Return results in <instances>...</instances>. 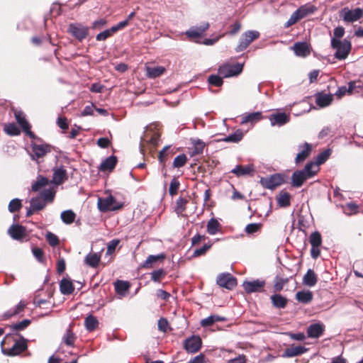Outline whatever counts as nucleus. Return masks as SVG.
Here are the masks:
<instances>
[{"instance_id":"43","label":"nucleus","mask_w":363,"mask_h":363,"mask_svg":"<svg viewBox=\"0 0 363 363\" xmlns=\"http://www.w3.org/2000/svg\"><path fill=\"white\" fill-rule=\"evenodd\" d=\"M30 205L34 208L36 211H39L43 210L45 206L46 203L44 202L43 199L39 196L36 197H33L30 201Z\"/></svg>"},{"instance_id":"62","label":"nucleus","mask_w":363,"mask_h":363,"mask_svg":"<svg viewBox=\"0 0 363 363\" xmlns=\"http://www.w3.org/2000/svg\"><path fill=\"white\" fill-rule=\"evenodd\" d=\"M287 281H288L287 279H281V278L277 279L275 284H274V286L275 291L279 292L280 291H281L284 284L287 282Z\"/></svg>"},{"instance_id":"18","label":"nucleus","mask_w":363,"mask_h":363,"mask_svg":"<svg viewBox=\"0 0 363 363\" xmlns=\"http://www.w3.org/2000/svg\"><path fill=\"white\" fill-rule=\"evenodd\" d=\"M67 179V171L64 167L53 169V174L51 182L55 185H60Z\"/></svg>"},{"instance_id":"34","label":"nucleus","mask_w":363,"mask_h":363,"mask_svg":"<svg viewBox=\"0 0 363 363\" xmlns=\"http://www.w3.org/2000/svg\"><path fill=\"white\" fill-rule=\"evenodd\" d=\"M244 136L243 132L240 129H238L233 133L228 135L222 139L223 141L226 143H238L240 142Z\"/></svg>"},{"instance_id":"15","label":"nucleus","mask_w":363,"mask_h":363,"mask_svg":"<svg viewBox=\"0 0 363 363\" xmlns=\"http://www.w3.org/2000/svg\"><path fill=\"white\" fill-rule=\"evenodd\" d=\"M15 118L17 123L23 128L27 135L31 138H35L34 133L30 130V125L25 118V115L22 111H16Z\"/></svg>"},{"instance_id":"47","label":"nucleus","mask_w":363,"mask_h":363,"mask_svg":"<svg viewBox=\"0 0 363 363\" xmlns=\"http://www.w3.org/2000/svg\"><path fill=\"white\" fill-rule=\"evenodd\" d=\"M186 203L187 201L182 197L177 199L175 212L178 216H180L186 210Z\"/></svg>"},{"instance_id":"12","label":"nucleus","mask_w":363,"mask_h":363,"mask_svg":"<svg viewBox=\"0 0 363 363\" xmlns=\"http://www.w3.org/2000/svg\"><path fill=\"white\" fill-rule=\"evenodd\" d=\"M265 286V281L256 279L253 281H245L242 284L244 290L247 294L260 292Z\"/></svg>"},{"instance_id":"23","label":"nucleus","mask_w":363,"mask_h":363,"mask_svg":"<svg viewBox=\"0 0 363 363\" xmlns=\"http://www.w3.org/2000/svg\"><path fill=\"white\" fill-rule=\"evenodd\" d=\"M308 177L301 170L295 171L291 176V185L294 187H301Z\"/></svg>"},{"instance_id":"24","label":"nucleus","mask_w":363,"mask_h":363,"mask_svg":"<svg viewBox=\"0 0 363 363\" xmlns=\"http://www.w3.org/2000/svg\"><path fill=\"white\" fill-rule=\"evenodd\" d=\"M324 331V326L321 323H313L308 326L307 334L309 337L318 338L322 335Z\"/></svg>"},{"instance_id":"3","label":"nucleus","mask_w":363,"mask_h":363,"mask_svg":"<svg viewBox=\"0 0 363 363\" xmlns=\"http://www.w3.org/2000/svg\"><path fill=\"white\" fill-rule=\"evenodd\" d=\"M243 69V65L235 63L234 65L225 64L219 67L218 74L224 78L237 76L240 74Z\"/></svg>"},{"instance_id":"59","label":"nucleus","mask_w":363,"mask_h":363,"mask_svg":"<svg viewBox=\"0 0 363 363\" xmlns=\"http://www.w3.org/2000/svg\"><path fill=\"white\" fill-rule=\"evenodd\" d=\"M179 182L174 177L169 184V193L171 196L176 194L179 187Z\"/></svg>"},{"instance_id":"54","label":"nucleus","mask_w":363,"mask_h":363,"mask_svg":"<svg viewBox=\"0 0 363 363\" xmlns=\"http://www.w3.org/2000/svg\"><path fill=\"white\" fill-rule=\"evenodd\" d=\"M39 196H40L45 203L46 201H52L55 196V192L50 189H45L41 191Z\"/></svg>"},{"instance_id":"11","label":"nucleus","mask_w":363,"mask_h":363,"mask_svg":"<svg viewBox=\"0 0 363 363\" xmlns=\"http://www.w3.org/2000/svg\"><path fill=\"white\" fill-rule=\"evenodd\" d=\"M202 345V340L198 335H192L184 342V348L189 353L197 352Z\"/></svg>"},{"instance_id":"25","label":"nucleus","mask_w":363,"mask_h":363,"mask_svg":"<svg viewBox=\"0 0 363 363\" xmlns=\"http://www.w3.org/2000/svg\"><path fill=\"white\" fill-rule=\"evenodd\" d=\"M164 253L158 255H150L147 257L146 260L142 264V267L144 269H150L155 264L158 262L162 261L165 258Z\"/></svg>"},{"instance_id":"13","label":"nucleus","mask_w":363,"mask_h":363,"mask_svg":"<svg viewBox=\"0 0 363 363\" xmlns=\"http://www.w3.org/2000/svg\"><path fill=\"white\" fill-rule=\"evenodd\" d=\"M31 149L33 153L30 155V157L33 160H37L50 152V145L47 144L33 143L31 144Z\"/></svg>"},{"instance_id":"16","label":"nucleus","mask_w":363,"mask_h":363,"mask_svg":"<svg viewBox=\"0 0 363 363\" xmlns=\"http://www.w3.org/2000/svg\"><path fill=\"white\" fill-rule=\"evenodd\" d=\"M308 349L304 346L291 345L286 348L281 354L284 358L294 357L306 353Z\"/></svg>"},{"instance_id":"8","label":"nucleus","mask_w":363,"mask_h":363,"mask_svg":"<svg viewBox=\"0 0 363 363\" xmlns=\"http://www.w3.org/2000/svg\"><path fill=\"white\" fill-rule=\"evenodd\" d=\"M216 283L223 288L231 290L237 285L236 279L230 274H220L218 276Z\"/></svg>"},{"instance_id":"53","label":"nucleus","mask_w":363,"mask_h":363,"mask_svg":"<svg viewBox=\"0 0 363 363\" xmlns=\"http://www.w3.org/2000/svg\"><path fill=\"white\" fill-rule=\"evenodd\" d=\"M22 206L21 201L19 199H13L9 203V211L14 213L18 211Z\"/></svg>"},{"instance_id":"41","label":"nucleus","mask_w":363,"mask_h":363,"mask_svg":"<svg viewBox=\"0 0 363 363\" xmlns=\"http://www.w3.org/2000/svg\"><path fill=\"white\" fill-rule=\"evenodd\" d=\"M60 218L65 224H72L76 218V214L72 210H66L61 213Z\"/></svg>"},{"instance_id":"30","label":"nucleus","mask_w":363,"mask_h":363,"mask_svg":"<svg viewBox=\"0 0 363 363\" xmlns=\"http://www.w3.org/2000/svg\"><path fill=\"white\" fill-rule=\"evenodd\" d=\"M254 172L253 165L250 164L245 167L241 165H237L235 168L231 170V172L237 175L238 177L245 176L250 174Z\"/></svg>"},{"instance_id":"58","label":"nucleus","mask_w":363,"mask_h":363,"mask_svg":"<svg viewBox=\"0 0 363 363\" xmlns=\"http://www.w3.org/2000/svg\"><path fill=\"white\" fill-rule=\"evenodd\" d=\"M45 238L49 245L52 247H55L59 244L57 236L51 232H48Z\"/></svg>"},{"instance_id":"22","label":"nucleus","mask_w":363,"mask_h":363,"mask_svg":"<svg viewBox=\"0 0 363 363\" xmlns=\"http://www.w3.org/2000/svg\"><path fill=\"white\" fill-rule=\"evenodd\" d=\"M117 157L114 155H111L106 158L100 164L99 169L101 172H111L117 164Z\"/></svg>"},{"instance_id":"10","label":"nucleus","mask_w":363,"mask_h":363,"mask_svg":"<svg viewBox=\"0 0 363 363\" xmlns=\"http://www.w3.org/2000/svg\"><path fill=\"white\" fill-rule=\"evenodd\" d=\"M115 198L110 195L105 199L99 198L98 199V208L102 212L107 211H116L121 207V205L113 206Z\"/></svg>"},{"instance_id":"45","label":"nucleus","mask_w":363,"mask_h":363,"mask_svg":"<svg viewBox=\"0 0 363 363\" xmlns=\"http://www.w3.org/2000/svg\"><path fill=\"white\" fill-rule=\"evenodd\" d=\"M115 290L117 294L123 296L125 292L128 290L129 284L128 281H117L115 284Z\"/></svg>"},{"instance_id":"14","label":"nucleus","mask_w":363,"mask_h":363,"mask_svg":"<svg viewBox=\"0 0 363 363\" xmlns=\"http://www.w3.org/2000/svg\"><path fill=\"white\" fill-rule=\"evenodd\" d=\"M269 120L272 126L280 127L289 123L290 117L284 112H278L271 114L269 117Z\"/></svg>"},{"instance_id":"49","label":"nucleus","mask_w":363,"mask_h":363,"mask_svg":"<svg viewBox=\"0 0 363 363\" xmlns=\"http://www.w3.org/2000/svg\"><path fill=\"white\" fill-rule=\"evenodd\" d=\"M309 242L312 247H319L322 243V238L320 233L318 231L312 233L309 238Z\"/></svg>"},{"instance_id":"33","label":"nucleus","mask_w":363,"mask_h":363,"mask_svg":"<svg viewBox=\"0 0 363 363\" xmlns=\"http://www.w3.org/2000/svg\"><path fill=\"white\" fill-rule=\"evenodd\" d=\"M60 290L62 294L69 295L74 291V288L71 281L62 279L60 284Z\"/></svg>"},{"instance_id":"36","label":"nucleus","mask_w":363,"mask_h":363,"mask_svg":"<svg viewBox=\"0 0 363 363\" xmlns=\"http://www.w3.org/2000/svg\"><path fill=\"white\" fill-rule=\"evenodd\" d=\"M101 259V255L98 253H89L84 259L85 263L91 267L98 266Z\"/></svg>"},{"instance_id":"39","label":"nucleus","mask_w":363,"mask_h":363,"mask_svg":"<svg viewBox=\"0 0 363 363\" xmlns=\"http://www.w3.org/2000/svg\"><path fill=\"white\" fill-rule=\"evenodd\" d=\"M147 75L149 78H156L162 75L164 71L165 68L162 66L157 67H146Z\"/></svg>"},{"instance_id":"21","label":"nucleus","mask_w":363,"mask_h":363,"mask_svg":"<svg viewBox=\"0 0 363 363\" xmlns=\"http://www.w3.org/2000/svg\"><path fill=\"white\" fill-rule=\"evenodd\" d=\"M8 233L13 239L19 240L26 236V228L20 225H12L8 230Z\"/></svg>"},{"instance_id":"64","label":"nucleus","mask_w":363,"mask_h":363,"mask_svg":"<svg viewBox=\"0 0 363 363\" xmlns=\"http://www.w3.org/2000/svg\"><path fill=\"white\" fill-rule=\"evenodd\" d=\"M33 254L34 257L38 260L40 262L43 261V252L40 248L35 247L33 249Z\"/></svg>"},{"instance_id":"42","label":"nucleus","mask_w":363,"mask_h":363,"mask_svg":"<svg viewBox=\"0 0 363 363\" xmlns=\"http://www.w3.org/2000/svg\"><path fill=\"white\" fill-rule=\"evenodd\" d=\"M99 325V321L96 318L92 315H88L84 320V325L88 331H93Z\"/></svg>"},{"instance_id":"6","label":"nucleus","mask_w":363,"mask_h":363,"mask_svg":"<svg viewBox=\"0 0 363 363\" xmlns=\"http://www.w3.org/2000/svg\"><path fill=\"white\" fill-rule=\"evenodd\" d=\"M259 37V33L257 30H248L245 32L240 39V43L236 47L235 51L240 52L245 50L253 40Z\"/></svg>"},{"instance_id":"63","label":"nucleus","mask_w":363,"mask_h":363,"mask_svg":"<svg viewBox=\"0 0 363 363\" xmlns=\"http://www.w3.org/2000/svg\"><path fill=\"white\" fill-rule=\"evenodd\" d=\"M362 86L360 85H357L354 82H350L348 84V87H347V91L349 94H353L356 92H359V91H356L357 89H361Z\"/></svg>"},{"instance_id":"19","label":"nucleus","mask_w":363,"mask_h":363,"mask_svg":"<svg viewBox=\"0 0 363 363\" xmlns=\"http://www.w3.org/2000/svg\"><path fill=\"white\" fill-rule=\"evenodd\" d=\"M293 50L296 56L305 57L310 55L311 48L306 42H297L293 48Z\"/></svg>"},{"instance_id":"5","label":"nucleus","mask_w":363,"mask_h":363,"mask_svg":"<svg viewBox=\"0 0 363 363\" xmlns=\"http://www.w3.org/2000/svg\"><path fill=\"white\" fill-rule=\"evenodd\" d=\"M260 183L266 189L272 190L284 183V175L274 174L269 177H262Z\"/></svg>"},{"instance_id":"32","label":"nucleus","mask_w":363,"mask_h":363,"mask_svg":"<svg viewBox=\"0 0 363 363\" xmlns=\"http://www.w3.org/2000/svg\"><path fill=\"white\" fill-rule=\"evenodd\" d=\"M262 119V113L260 111L253 112L243 115L242 117L241 124L247 123H255Z\"/></svg>"},{"instance_id":"7","label":"nucleus","mask_w":363,"mask_h":363,"mask_svg":"<svg viewBox=\"0 0 363 363\" xmlns=\"http://www.w3.org/2000/svg\"><path fill=\"white\" fill-rule=\"evenodd\" d=\"M340 15L345 22L353 23L358 21L363 16V9L361 8L350 9L345 7L340 11Z\"/></svg>"},{"instance_id":"48","label":"nucleus","mask_w":363,"mask_h":363,"mask_svg":"<svg viewBox=\"0 0 363 363\" xmlns=\"http://www.w3.org/2000/svg\"><path fill=\"white\" fill-rule=\"evenodd\" d=\"M331 154V150L330 149H327L320 154H318L315 158V163L319 166L320 164H323L330 157Z\"/></svg>"},{"instance_id":"27","label":"nucleus","mask_w":363,"mask_h":363,"mask_svg":"<svg viewBox=\"0 0 363 363\" xmlns=\"http://www.w3.org/2000/svg\"><path fill=\"white\" fill-rule=\"evenodd\" d=\"M333 96L330 94L318 93L315 96V103L320 107H325L330 104Z\"/></svg>"},{"instance_id":"38","label":"nucleus","mask_w":363,"mask_h":363,"mask_svg":"<svg viewBox=\"0 0 363 363\" xmlns=\"http://www.w3.org/2000/svg\"><path fill=\"white\" fill-rule=\"evenodd\" d=\"M207 232L210 235H216L220 230V224L214 218H211L207 223Z\"/></svg>"},{"instance_id":"44","label":"nucleus","mask_w":363,"mask_h":363,"mask_svg":"<svg viewBox=\"0 0 363 363\" xmlns=\"http://www.w3.org/2000/svg\"><path fill=\"white\" fill-rule=\"evenodd\" d=\"M345 34V28L342 26H338L334 29L333 37L331 39L330 45H335L336 43L342 41L341 38Z\"/></svg>"},{"instance_id":"31","label":"nucleus","mask_w":363,"mask_h":363,"mask_svg":"<svg viewBox=\"0 0 363 363\" xmlns=\"http://www.w3.org/2000/svg\"><path fill=\"white\" fill-rule=\"evenodd\" d=\"M271 301L277 308H284L287 304V299L281 294H275L271 296Z\"/></svg>"},{"instance_id":"26","label":"nucleus","mask_w":363,"mask_h":363,"mask_svg":"<svg viewBox=\"0 0 363 363\" xmlns=\"http://www.w3.org/2000/svg\"><path fill=\"white\" fill-rule=\"evenodd\" d=\"M277 205L281 208H286L291 204V195L285 191H281L277 196Z\"/></svg>"},{"instance_id":"46","label":"nucleus","mask_w":363,"mask_h":363,"mask_svg":"<svg viewBox=\"0 0 363 363\" xmlns=\"http://www.w3.org/2000/svg\"><path fill=\"white\" fill-rule=\"evenodd\" d=\"M194 148L191 152V156L200 155L203 152L205 143L200 139L194 140L193 142Z\"/></svg>"},{"instance_id":"56","label":"nucleus","mask_w":363,"mask_h":363,"mask_svg":"<svg viewBox=\"0 0 363 363\" xmlns=\"http://www.w3.org/2000/svg\"><path fill=\"white\" fill-rule=\"evenodd\" d=\"M30 323V320L28 319H24L17 323H15L11 326L13 330L20 331L26 328Z\"/></svg>"},{"instance_id":"37","label":"nucleus","mask_w":363,"mask_h":363,"mask_svg":"<svg viewBox=\"0 0 363 363\" xmlns=\"http://www.w3.org/2000/svg\"><path fill=\"white\" fill-rule=\"evenodd\" d=\"M225 318L218 315H211L201 321V325L203 327H207L213 325L216 322L225 321Z\"/></svg>"},{"instance_id":"55","label":"nucleus","mask_w":363,"mask_h":363,"mask_svg":"<svg viewBox=\"0 0 363 363\" xmlns=\"http://www.w3.org/2000/svg\"><path fill=\"white\" fill-rule=\"evenodd\" d=\"M4 131L9 135L15 136L20 134V130L14 123H10L4 128Z\"/></svg>"},{"instance_id":"20","label":"nucleus","mask_w":363,"mask_h":363,"mask_svg":"<svg viewBox=\"0 0 363 363\" xmlns=\"http://www.w3.org/2000/svg\"><path fill=\"white\" fill-rule=\"evenodd\" d=\"M209 23L208 22H203L199 26H194L186 30L185 34L189 38H197L201 35L208 28Z\"/></svg>"},{"instance_id":"60","label":"nucleus","mask_w":363,"mask_h":363,"mask_svg":"<svg viewBox=\"0 0 363 363\" xmlns=\"http://www.w3.org/2000/svg\"><path fill=\"white\" fill-rule=\"evenodd\" d=\"M262 225L257 223H250L245 227V232L247 234H252L259 231L261 228Z\"/></svg>"},{"instance_id":"2","label":"nucleus","mask_w":363,"mask_h":363,"mask_svg":"<svg viewBox=\"0 0 363 363\" xmlns=\"http://www.w3.org/2000/svg\"><path fill=\"white\" fill-rule=\"evenodd\" d=\"M333 49L335 50L334 56L339 60H345L351 50L352 45L351 42L347 39H344L342 41H340L335 43V45H331Z\"/></svg>"},{"instance_id":"35","label":"nucleus","mask_w":363,"mask_h":363,"mask_svg":"<svg viewBox=\"0 0 363 363\" xmlns=\"http://www.w3.org/2000/svg\"><path fill=\"white\" fill-rule=\"evenodd\" d=\"M318 169V166L315 162H311L307 163L301 171L310 179L317 173Z\"/></svg>"},{"instance_id":"52","label":"nucleus","mask_w":363,"mask_h":363,"mask_svg":"<svg viewBox=\"0 0 363 363\" xmlns=\"http://www.w3.org/2000/svg\"><path fill=\"white\" fill-rule=\"evenodd\" d=\"M188 159L185 154H181L177 156L173 162V167L176 168H179L185 165Z\"/></svg>"},{"instance_id":"40","label":"nucleus","mask_w":363,"mask_h":363,"mask_svg":"<svg viewBox=\"0 0 363 363\" xmlns=\"http://www.w3.org/2000/svg\"><path fill=\"white\" fill-rule=\"evenodd\" d=\"M48 182L49 181L46 177L42 175H38L36 181L33 182V184H32V191H39L40 190H41L42 188L48 185Z\"/></svg>"},{"instance_id":"29","label":"nucleus","mask_w":363,"mask_h":363,"mask_svg":"<svg viewBox=\"0 0 363 363\" xmlns=\"http://www.w3.org/2000/svg\"><path fill=\"white\" fill-rule=\"evenodd\" d=\"M318 281V278L313 270L308 269L306 274L303 276V284L309 287L314 286Z\"/></svg>"},{"instance_id":"28","label":"nucleus","mask_w":363,"mask_h":363,"mask_svg":"<svg viewBox=\"0 0 363 363\" xmlns=\"http://www.w3.org/2000/svg\"><path fill=\"white\" fill-rule=\"evenodd\" d=\"M313 293L309 290L299 291L296 294V300L302 303H309L313 300Z\"/></svg>"},{"instance_id":"4","label":"nucleus","mask_w":363,"mask_h":363,"mask_svg":"<svg viewBox=\"0 0 363 363\" xmlns=\"http://www.w3.org/2000/svg\"><path fill=\"white\" fill-rule=\"evenodd\" d=\"M68 32L79 41L84 40L89 34V27L79 23H70Z\"/></svg>"},{"instance_id":"61","label":"nucleus","mask_w":363,"mask_h":363,"mask_svg":"<svg viewBox=\"0 0 363 363\" xmlns=\"http://www.w3.org/2000/svg\"><path fill=\"white\" fill-rule=\"evenodd\" d=\"M212 244H205L200 248L196 249L193 253L194 257H199L204 255L208 250H209L211 247Z\"/></svg>"},{"instance_id":"57","label":"nucleus","mask_w":363,"mask_h":363,"mask_svg":"<svg viewBox=\"0 0 363 363\" xmlns=\"http://www.w3.org/2000/svg\"><path fill=\"white\" fill-rule=\"evenodd\" d=\"M166 273L163 269H159L151 272V280L155 282H160V279L165 276Z\"/></svg>"},{"instance_id":"51","label":"nucleus","mask_w":363,"mask_h":363,"mask_svg":"<svg viewBox=\"0 0 363 363\" xmlns=\"http://www.w3.org/2000/svg\"><path fill=\"white\" fill-rule=\"evenodd\" d=\"M223 78L220 74H211L208 77V82L210 85L218 87L223 84Z\"/></svg>"},{"instance_id":"1","label":"nucleus","mask_w":363,"mask_h":363,"mask_svg":"<svg viewBox=\"0 0 363 363\" xmlns=\"http://www.w3.org/2000/svg\"><path fill=\"white\" fill-rule=\"evenodd\" d=\"M316 11L313 5L305 4L296 9L286 22L284 27L289 28L295 24L298 21L301 20L308 16L313 14Z\"/></svg>"},{"instance_id":"50","label":"nucleus","mask_w":363,"mask_h":363,"mask_svg":"<svg viewBox=\"0 0 363 363\" xmlns=\"http://www.w3.org/2000/svg\"><path fill=\"white\" fill-rule=\"evenodd\" d=\"M75 335L70 329H67L63 336V341L66 345L72 347L74 345Z\"/></svg>"},{"instance_id":"17","label":"nucleus","mask_w":363,"mask_h":363,"mask_svg":"<svg viewBox=\"0 0 363 363\" xmlns=\"http://www.w3.org/2000/svg\"><path fill=\"white\" fill-rule=\"evenodd\" d=\"M299 152L295 158V162L298 164L303 162L311 154L312 151V146L308 143H304L298 145Z\"/></svg>"},{"instance_id":"9","label":"nucleus","mask_w":363,"mask_h":363,"mask_svg":"<svg viewBox=\"0 0 363 363\" xmlns=\"http://www.w3.org/2000/svg\"><path fill=\"white\" fill-rule=\"evenodd\" d=\"M27 347L26 340L22 337L17 340L11 348L5 350L2 347V352L8 356H16L24 352Z\"/></svg>"}]
</instances>
